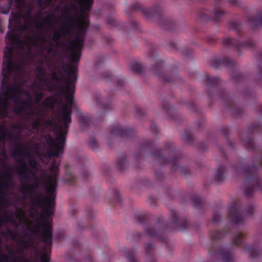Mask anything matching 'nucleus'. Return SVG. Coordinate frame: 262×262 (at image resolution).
<instances>
[{
  "mask_svg": "<svg viewBox=\"0 0 262 262\" xmlns=\"http://www.w3.org/2000/svg\"><path fill=\"white\" fill-rule=\"evenodd\" d=\"M16 8V13H13L9 19V26L12 27V29L8 33L17 35L35 30L32 26L35 20L31 15V6L26 3V0H17Z\"/></svg>",
  "mask_w": 262,
  "mask_h": 262,
  "instance_id": "obj_5",
  "label": "nucleus"
},
{
  "mask_svg": "<svg viewBox=\"0 0 262 262\" xmlns=\"http://www.w3.org/2000/svg\"><path fill=\"white\" fill-rule=\"evenodd\" d=\"M121 133H120V131L119 130V128L117 126V128H116V135H120Z\"/></svg>",
  "mask_w": 262,
  "mask_h": 262,
  "instance_id": "obj_13",
  "label": "nucleus"
},
{
  "mask_svg": "<svg viewBox=\"0 0 262 262\" xmlns=\"http://www.w3.org/2000/svg\"><path fill=\"white\" fill-rule=\"evenodd\" d=\"M248 252H249V254L251 255L250 252L249 251Z\"/></svg>",
  "mask_w": 262,
  "mask_h": 262,
  "instance_id": "obj_16",
  "label": "nucleus"
},
{
  "mask_svg": "<svg viewBox=\"0 0 262 262\" xmlns=\"http://www.w3.org/2000/svg\"><path fill=\"white\" fill-rule=\"evenodd\" d=\"M115 199H116V204L117 203H119L120 202V200H121L120 196L116 192V198H115Z\"/></svg>",
  "mask_w": 262,
  "mask_h": 262,
  "instance_id": "obj_12",
  "label": "nucleus"
},
{
  "mask_svg": "<svg viewBox=\"0 0 262 262\" xmlns=\"http://www.w3.org/2000/svg\"><path fill=\"white\" fill-rule=\"evenodd\" d=\"M16 210L14 215L0 213V262H39L38 249L33 250L30 256H26L24 251L35 248L40 238L45 244H52V228L47 217L53 214L35 210L23 214ZM40 259L49 262L47 253L42 252Z\"/></svg>",
  "mask_w": 262,
  "mask_h": 262,
  "instance_id": "obj_3",
  "label": "nucleus"
},
{
  "mask_svg": "<svg viewBox=\"0 0 262 262\" xmlns=\"http://www.w3.org/2000/svg\"><path fill=\"white\" fill-rule=\"evenodd\" d=\"M89 145L93 149H96V148H98V143H97V141L94 139H92L89 142Z\"/></svg>",
  "mask_w": 262,
  "mask_h": 262,
  "instance_id": "obj_10",
  "label": "nucleus"
},
{
  "mask_svg": "<svg viewBox=\"0 0 262 262\" xmlns=\"http://www.w3.org/2000/svg\"><path fill=\"white\" fill-rule=\"evenodd\" d=\"M21 126L19 123L13 124L10 128L0 131V140H8L17 144L20 141Z\"/></svg>",
  "mask_w": 262,
  "mask_h": 262,
  "instance_id": "obj_6",
  "label": "nucleus"
},
{
  "mask_svg": "<svg viewBox=\"0 0 262 262\" xmlns=\"http://www.w3.org/2000/svg\"><path fill=\"white\" fill-rule=\"evenodd\" d=\"M130 68L132 72L136 73H140L143 71L144 67L140 61L134 60L130 63Z\"/></svg>",
  "mask_w": 262,
  "mask_h": 262,
  "instance_id": "obj_7",
  "label": "nucleus"
},
{
  "mask_svg": "<svg viewBox=\"0 0 262 262\" xmlns=\"http://www.w3.org/2000/svg\"><path fill=\"white\" fill-rule=\"evenodd\" d=\"M40 142L31 147L29 143L18 144L13 151L14 157H20L17 160L15 170L20 181L24 182L21 186V198L14 192L15 183L12 178L13 167L7 164L6 151L0 146L2 155L0 168V213L6 216L14 215L17 210L23 214L29 213L33 210L45 211L48 214H54L55 204V190L58 166L55 162L50 165L51 175L48 176L43 169H39L38 162L33 157L32 150L44 163H48L52 157L62 153L66 141L67 130L58 129L54 140L51 137L40 130ZM32 130H34L31 128Z\"/></svg>",
  "mask_w": 262,
  "mask_h": 262,
  "instance_id": "obj_2",
  "label": "nucleus"
},
{
  "mask_svg": "<svg viewBox=\"0 0 262 262\" xmlns=\"http://www.w3.org/2000/svg\"><path fill=\"white\" fill-rule=\"evenodd\" d=\"M142 11L145 16L148 19L152 18L155 14V11L152 8L144 9Z\"/></svg>",
  "mask_w": 262,
  "mask_h": 262,
  "instance_id": "obj_9",
  "label": "nucleus"
},
{
  "mask_svg": "<svg viewBox=\"0 0 262 262\" xmlns=\"http://www.w3.org/2000/svg\"><path fill=\"white\" fill-rule=\"evenodd\" d=\"M132 260H133V259H130V262H132Z\"/></svg>",
  "mask_w": 262,
  "mask_h": 262,
  "instance_id": "obj_15",
  "label": "nucleus"
},
{
  "mask_svg": "<svg viewBox=\"0 0 262 262\" xmlns=\"http://www.w3.org/2000/svg\"><path fill=\"white\" fill-rule=\"evenodd\" d=\"M242 237L241 235H238L234 239V243L236 245H239L242 243Z\"/></svg>",
  "mask_w": 262,
  "mask_h": 262,
  "instance_id": "obj_11",
  "label": "nucleus"
},
{
  "mask_svg": "<svg viewBox=\"0 0 262 262\" xmlns=\"http://www.w3.org/2000/svg\"><path fill=\"white\" fill-rule=\"evenodd\" d=\"M123 83V81H121L120 82H119V84L120 85H122Z\"/></svg>",
  "mask_w": 262,
  "mask_h": 262,
  "instance_id": "obj_14",
  "label": "nucleus"
},
{
  "mask_svg": "<svg viewBox=\"0 0 262 262\" xmlns=\"http://www.w3.org/2000/svg\"><path fill=\"white\" fill-rule=\"evenodd\" d=\"M93 0H72V2L65 7V14L61 16L60 25L57 30L52 26V39L54 41H57L64 36L71 37L76 32V37L68 46L70 49H80L81 45L85 40V34L86 32L89 22L87 16L84 12L89 11ZM59 6L55 5L52 6L49 14H53L58 11ZM46 16L43 17L45 18ZM57 20V18H56Z\"/></svg>",
  "mask_w": 262,
  "mask_h": 262,
  "instance_id": "obj_4",
  "label": "nucleus"
},
{
  "mask_svg": "<svg viewBox=\"0 0 262 262\" xmlns=\"http://www.w3.org/2000/svg\"><path fill=\"white\" fill-rule=\"evenodd\" d=\"M56 23L54 15L49 14L36 24L40 32L32 30L17 35L7 33L3 68L4 78L0 93L1 118L7 116L9 110L19 114L32 106V96L23 86L27 78L25 66L33 63L36 66V79L31 90L35 103H38L44 95L38 90L53 91L56 94L30 111L27 117L35 119L32 129L51 127L64 130L63 123L67 131L71 121L73 100L71 79L74 75L76 79L77 67L74 63L80 59L83 43L80 49L72 50L68 46L73 40L53 41L52 34L48 32L52 30Z\"/></svg>",
  "mask_w": 262,
  "mask_h": 262,
  "instance_id": "obj_1",
  "label": "nucleus"
},
{
  "mask_svg": "<svg viewBox=\"0 0 262 262\" xmlns=\"http://www.w3.org/2000/svg\"><path fill=\"white\" fill-rule=\"evenodd\" d=\"M53 0H39L38 6L40 9H44L47 7H50Z\"/></svg>",
  "mask_w": 262,
  "mask_h": 262,
  "instance_id": "obj_8",
  "label": "nucleus"
}]
</instances>
